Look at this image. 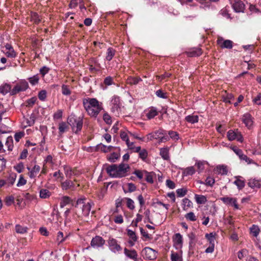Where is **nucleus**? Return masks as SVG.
I'll return each instance as SVG.
<instances>
[{
    "instance_id": "obj_1",
    "label": "nucleus",
    "mask_w": 261,
    "mask_h": 261,
    "mask_svg": "<svg viewBox=\"0 0 261 261\" xmlns=\"http://www.w3.org/2000/svg\"><path fill=\"white\" fill-rule=\"evenodd\" d=\"M84 108L91 117L96 118L100 112L103 110L102 103L95 98L83 99Z\"/></svg>"
},
{
    "instance_id": "obj_2",
    "label": "nucleus",
    "mask_w": 261,
    "mask_h": 261,
    "mask_svg": "<svg viewBox=\"0 0 261 261\" xmlns=\"http://www.w3.org/2000/svg\"><path fill=\"white\" fill-rule=\"evenodd\" d=\"M130 169L127 164L121 163L119 165L113 164L108 166L106 170L107 173L113 178H122L127 175Z\"/></svg>"
},
{
    "instance_id": "obj_3",
    "label": "nucleus",
    "mask_w": 261,
    "mask_h": 261,
    "mask_svg": "<svg viewBox=\"0 0 261 261\" xmlns=\"http://www.w3.org/2000/svg\"><path fill=\"white\" fill-rule=\"evenodd\" d=\"M75 213L78 217L88 216L89 215L91 208V203L86 201V199L82 197L77 199L75 205Z\"/></svg>"
},
{
    "instance_id": "obj_4",
    "label": "nucleus",
    "mask_w": 261,
    "mask_h": 261,
    "mask_svg": "<svg viewBox=\"0 0 261 261\" xmlns=\"http://www.w3.org/2000/svg\"><path fill=\"white\" fill-rule=\"evenodd\" d=\"M68 122L75 133L81 130L83 124L82 118L76 117L75 115H71L68 118Z\"/></svg>"
},
{
    "instance_id": "obj_5",
    "label": "nucleus",
    "mask_w": 261,
    "mask_h": 261,
    "mask_svg": "<svg viewBox=\"0 0 261 261\" xmlns=\"http://www.w3.org/2000/svg\"><path fill=\"white\" fill-rule=\"evenodd\" d=\"M111 112L116 116H118L121 111V103L120 97L114 95L112 97L110 104Z\"/></svg>"
},
{
    "instance_id": "obj_6",
    "label": "nucleus",
    "mask_w": 261,
    "mask_h": 261,
    "mask_svg": "<svg viewBox=\"0 0 261 261\" xmlns=\"http://www.w3.org/2000/svg\"><path fill=\"white\" fill-rule=\"evenodd\" d=\"M165 131L160 130L155 132L153 134H149L150 139H158L160 142H165L169 140V137L166 135Z\"/></svg>"
},
{
    "instance_id": "obj_7",
    "label": "nucleus",
    "mask_w": 261,
    "mask_h": 261,
    "mask_svg": "<svg viewBox=\"0 0 261 261\" xmlns=\"http://www.w3.org/2000/svg\"><path fill=\"white\" fill-rule=\"evenodd\" d=\"M29 87L28 83L25 80L19 81L11 91V95H14L20 92L25 91Z\"/></svg>"
},
{
    "instance_id": "obj_8",
    "label": "nucleus",
    "mask_w": 261,
    "mask_h": 261,
    "mask_svg": "<svg viewBox=\"0 0 261 261\" xmlns=\"http://www.w3.org/2000/svg\"><path fill=\"white\" fill-rule=\"evenodd\" d=\"M109 249L114 253H116L122 250V248L118 243V241L114 238H110L108 241Z\"/></svg>"
},
{
    "instance_id": "obj_9",
    "label": "nucleus",
    "mask_w": 261,
    "mask_h": 261,
    "mask_svg": "<svg viewBox=\"0 0 261 261\" xmlns=\"http://www.w3.org/2000/svg\"><path fill=\"white\" fill-rule=\"evenodd\" d=\"M227 137L229 141L237 140L240 142L243 141V138L241 133L238 130H229L227 133Z\"/></svg>"
},
{
    "instance_id": "obj_10",
    "label": "nucleus",
    "mask_w": 261,
    "mask_h": 261,
    "mask_svg": "<svg viewBox=\"0 0 261 261\" xmlns=\"http://www.w3.org/2000/svg\"><path fill=\"white\" fill-rule=\"evenodd\" d=\"M105 240L101 237L99 236H96L95 237L92 238L90 243V245L93 248H102L105 244Z\"/></svg>"
},
{
    "instance_id": "obj_11",
    "label": "nucleus",
    "mask_w": 261,
    "mask_h": 261,
    "mask_svg": "<svg viewBox=\"0 0 261 261\" xmlns=\"http://www.w3.org/2000/svg\"><path fill=\"white\" fill-rule=\"evenodd\" d=\"M234 11L236 12H243L245 10V5L241 0H229Z\"/></svg>"
},
{
    "instance_id": "obj_12",
    "label": "nucleus",
    "mask_w": 261,
    "mask_h": 261,
    "mask_svg": "<svg viewBox=\"0 0 261 261\" xmlns=\"http://www.w3.org/2000/svg\"><path fill=\"white\" fill-rule=\"evenodd\" d=\"M35 116L33 115L30 116H24L21 121V126L22 128H25L28 126H31L35 123Z\"/></svg>"
},
{
    "instance_id": "obj_13",
    "label": "nucleus",
    "mask_w": 261,
    "mask_h": 261,
    "mask_svg": "<svg viewBox=\"0 0 261 261\" xmlns=\"http://www.w3.org/2000/svg\"><path fill=\"white\" fill-rule=\"evenodd\" d=\"M76 180L74 179L73 181L67 179L65 181L61 182V187L63 190H74L75 189V184L74 182Z\"/></svg>"
},
{
    "instance_id": "obj_14",
    "label": "nucleus",
    "mask_w": 261,
    "mask_h": 261,
    "mask_svg": "<svg viewBox=\"0 0 261 261\" xmlns=\"http://www.w3.org/2000/svg\"><path fill=\"white\" fill-rule=\"evenodd\" d=\"M143 255L148 259H154L156 257V252L150 247H145L142 250Z\"/></svg>"
},
{
    "instance_id": "obj_15",
    "label": "nucleus",
    "mask_w": 261,
    "mask_h": 261,
    "mask_svg": "<svg viewBox=\"0 0 261 261\" xmlns=\"http://www.w3.org/2000/svg\"><path fill=\"white\" fill-rule=\"evenodd\" d=\"M232 150L235 152V153L239 157L241 160L245 161L247 164H251L252 162V160L250 158H248L247 155L244 154L243 151L238 148L236 146H233L231 147Z\"/></svg>"
},
{
    "instance_id": "obj_16",
    "label": "nucleus",
    "mask_w": 261,
    "mask_h": 261,
    "mask_svg": "<svg viewBox=\"0 0 261 261\" xmlns=\"http://www.w3.org/2000/svg\"><path fill=\"white\" fill-rule=\"evenodd\" d=\"M124 254L127 258L134 261H137L138 254L135 249H128L125 248L124 249Z\"/></svg>"
},
{
    "instance_id": "obj_17",
    "label": "nucleus",
    "mask_w": 261,
    "mask_h": 261,
    "mask_svg": "<svg viewBox=\"0 0 261 261\" xmlns=\"http://www.w3.org/2000/svg\"><path fill=\"white\" fill-rule=\"evenodd\" d=\"M221 200L226 204H229L234 207L236 210L239 209V205L237 204L236 198L229 197L228 196L222 197Z\"/></svg>"
},
{
    "instance_id": "obj_18",
    "label": "nucleus",
    "mask_w": 261,
    "mask_h": 261,
    "mask_svg": "<svg viewBox=\"0 0 261 261\" xmlns=\"http://www.w3.org/2000/svg\"><path fill=\"white\" fill-rule=\"evenodd\" d=\"M217 43L222 48L231 49L232 47V42L230 40H224L222 37L218 38Z\"/></svg>"
},
{
    "instance_id": "obj_19",
    "label": "nucleus",
    "mask_w": 261,
    "mask_h": 261,
    "mask_svg": "<svg viewBox=\"0 0 261 261\" xmlns=\"http://www.w3.org/2000/svg\"><path fill=\"white\" fill-rule=\"evenodd\" d=\"M173 245L176 249H180L182 246V237L179 233H177L173 238Z\"/></svg>"
},
{
    "instance_id": "obj_20",
    "label": "nucleus",
    "mask_w": 261,
    "mask_h": 261,
    "mask_svg": "<svg viewBox=\"0 0 261 261\" xmlns=\"http://www.w3.org/2000/svg\"><path fill=\"white\" fill-rule=\"evenodd\" d=\"M27 168L29 171L28 175L31 178H35L40 170V166L37 165H34L32 168H31L29 167H27Z\"/></svg>"
},
{
    "instance_id": "obj_21",
    "label": "nucleus",
    "mask_w": 261,
    "mask_h": 261,
    "mask_svg": "<svg viewBox=\"0 0 261 261\" xmlns=\"http://www.w3.org/2000/svg\"><path fill=\"white\" fill-rule=\"evenodd\" d=\"M242 121L248 128H250L253 124V118L249 113L245 114L242 117Z\"/></svg>"
},
{
    "instance_id": "obj_22",
    "label": "nucleus",
    "mask_w": 261,
    "mask_h": 261,
    "mask_svg": "<svg viewBox=\"0 0 261 261\" xmlns=\"http://www.w3.org/2000/svg\"><path fill=\"white\" fill-rule=\"evenodd\" d=\"M130 134V135H133V134L128 131H121L120 133V137L121 139L125 141L127 147L130 146L131 145L133 144V142H130L129 140V137L128 134Z\"/></svg>"
},
{
    "instance_id": "obj_23",
    "label": "nucleus",
    "mask_w": 261,
    "mask_h": 261,
    "mask_svg": "<svg viewBox=\"0 0 261 261\" xmlns=\"http://www.w3.org/2000/svg\"><path fill=\"white\" fill-rule=\"evenodd\" d=\"M186 54L190 57H197L202 54V51L200 48H193L187 51Z\"/></svg>"
},
{
    "instance_id": "obj_24",
    "label": "nucleus",
    "mask_w": 261,
    "mask_h": 261,
    "mask_svg": "<svg viewBox=\"0 0 261 261\" xmlns=\"http://www.w3.org/2000/svg\"><path fill=\"white\" fill-rule=\"evenodd\" d=\"M236 180L234 181L233 184L237 186L239 190H241L244 188L245 182L241 176H236Z\"/></svg>"
},
{
    "instance_id": "obj_25",
    "label": "nucleus",
    "mask_w": 261,
    "mask_h": 261,
    "mask_svg": "<svg viewBox=\"0 0 261 261\" xmlns=\"http://www.w3.org/2000/svg\"><path fill=\"white\" fill-rule=\"evenodd\" d=\"M123 187V191L124 193H132L135 192L137 190V187L135 184L132 182L126 184Z\"/></svg>"
},
{
    "instance_id": "obj_26",
    "label": "nucleus",
    "mask_w": 261,
    "mask_h": 261,
    "mask_svg": "<svg viewBox=\"0 0 261 261\" xmlns=\"http://www.w3.org/2000/svg\"><path fill=\"white\" fill-rule=\"evenodd\" d=\"M11 85L7 83L3 84L0 86V93L3 95H6L9 92L11 94Z\"/></svg>"
},
{
    "instance_id": "obj_27",
    "label": "nucleus",
    "mask_w": 261,
    "mask_h": 261,
    "mask_svg": "<svg viewBox=\"0 0 261 261\" xmlns=\"http://www.w3.org/2000/svg\"><path fill=\"white\" fill-rule=\"evenodd\" d=\"M248 185L251 188H259L261 187V181L255 179H250Z\"/></svg>"
},
{
    "instance_id": "obj_28",
    "label": "nucleus",
    "mask_w": 261,
    "mask_h": 261,
    "mask_svg": "<svg viewBox=\"0 0 261 261\" xmlns=\"http://www.w3.org/2000/svg\"><path fill=\"white\" fill-rule=\"evenodd\" d=\"M169 152V148H162L160 149V154L164 160H168L170 158Z\"/></svg>"
},
{
    "instance_id": "obj_29",
    "label": "nucleus",
    "mask_w": 261,
    "mask_h": 261,
    "mask_svg": "<svg viewBox=\"0 0 261 261\" xmlns=\"http://www.w3.org/2000/svg\"><path fill=\"white\" fill-rule=\"evenodd\" d=\"M115 53V49L112 47H109L107 50L106 59L108 61H110L114 57Z\"/></svg>"
},
{
    "instance_id": "obj_30",
    "label": "nucleus",
    "mask_w": 261,
    "mask_h": 261,
    "mask_svg": "<svg viewBox=\"0 0 261 261\" xmlns=\"http://www.w3.org/2000/svg\"><path fill=\"white\" fill-rule=\"evenodd\" d=\"M16 175L15 173L10 174V175L5 180L8 187L12 186L16 180Z\"/></svg>"
},
{
    "instance_id": "obj_31",
    "label": "nucleus",
    "mask_w": 261,
    "mask_h": 261,
    "mask_svg": "<svg viewBox=\"0 0 261 261\" xmlns=\"http://www.w3.org/2000/svg\"><path fill=\"white\" fill-rule=\"evenodd\" d=\"M119 152H114L107 156V159L112 163H114L120 158Z\"/></svg>"
},
{
    "instance_id": "obj_32",
    "label": "nucleus",
    "mask_w": 261,
    "mask_h": 261,
    "mask_svg": "<svg viewBox=\"0 0 261 261\" xmlns=\"http://www.w3.org/2000/svg\"><path fill=\"white\" fill-rule=\"evenodd\" d=\"M2 51L8 57L10 58H15L17 56V54L14 49L9 50L2 49Z\"/></svg>"
},
{
    "instance_id": "obj_33",
    "label": "nucleus",
    "mask_w": 261,
    "mask_h": 261,
    "mask_svg": "<svg viewBox=\"0 0 261 261\" xmlns=\"http://www.w3.org/2000/svg\"><path fill=\"white\" fill-rule=\"evenodd\" d=\"M260 231L259 227L256 225H253L250 228V233L254 237H257L258 236Z\"/></svg>"
},
{
    "instance_id": "obj_34",
    "label": "nucleus",
    "mask_w": 261,
    "mask_h": 261,
    "mask_svg": "<svg viewBox=\"0 0 261 261\" xmlns=\"http://www.w3.org/2000/svg\"><path fill=\"white\" fill-rule=\"evenodd\" d=\"M215 236L216 233L214 232L205 234V237L208 241L210 244L215 245V241L216 240Z\"/></svg>"
},
{
    "instance_id": "obj_35",
    "label": "nucleus",
    "mask_w": 261,
    "mask_h": 261,
    "mask_svg": "<svg viewBox=\"0 0 261 261\" xmlns=\"http://www.w3.org/2000/svg\"><path fill=\"white\" fill-rule=\"evenodd\" d=\"M158 113L156 109L155 108H151L146 113V116L148 119H151L153 118L155 116L158 115Z\"/></svg>"
},
{
    "instance_id": "obj_36",
    "label": "nucleus",
    "mask_w": 261,
    "mask_h": 261,
    "mask_svg": "<svg viewBox=\"0 0 261 261\" xmlns=\"http://www.w3.org/2000/svg\"><path fill=\"white\" fill-rule=\"evenodd\" d=\"M5 146L7 147L8 150L12 151L13 148V140L12 137H8L5 142Z\"/></svg>"
},
{
    "instance_id": "obj_37",
    "label": "nucleus",
    "mask_w": 261,
    "mask_h": 261,
    "mask_svg": "<svg viewBox=\"0 0 261 261\" xmlns=\"http://www.w3.org/2000/svg\"><path fill=\"white\" fill-rule=\"evenodd\" d=\"M72 201L71 199L68 196H64L62 198L60 205L63 208Z\"/></svg>"
},
{
    "instance_id": "obj_38",
    "label": "nucleus",
    "mask_w": 261,
    "mask_h": 261,
    "mask_svg": "<svg viewBox=\"0 0 261 261\" xmlns=\"http://www.w3.org/2000/svg\"><path fill=\"white\" fill-rule=\"evenodd\" d=\"M67 238V236H64L63 233L62 231H59L57 233L56 242L58 245H60L61 243L64 242Z\"/></svg>"
},
{
    "instance_id": "obj_39",
    "label": "nucleus",
    "mask_w": 261,
    "mask_h": 261,
    "mask_svg": "<svg viewBox=\"0 0 261 261\" xmlns=\"http://www.w3.org/2000/svg\"><path fill=\"white\" fill-rule=\"evenodd\" d=\"M195 172V170L193 166L188 167L185 168L183 171V174L185 176L192 175Z\"/></svg>"
},
{
    "instance_id": "obj_40",
    "label": "nucleus",
    "mask_w": 261,
    "mask_h": 261,
    "mask_svg": "<svg viewBox=\"0 0 261 261\" xmlns=\"http://www.w3.org/2000/svg\"><path fill=\"white\" fill-rule=\"evenodd\" d=\"M142 80L140 77H129L127 79V83L130 85H137Z\"/></svg>"
},
{
    "instance_id": "obj_41",
    "label": "nucleus",
    "mask_w": 261,
    "mask_h": 261,
    "mask_svg": "<svg viewBox=\"0 0 261 261\" xmlns=\"http://www.w3.org/2000/svg\"><path fill=\"white\" fill-rule=\"evenodd\" d=\"M195 198L196 202L198 204H204L207 201L206 197L203 195L196 194L195 195Z\"/></svg>"
},
{
    "instance_id": "obj_42",
    "label": "nucleus",
    "mask_w": 261,
    "mask_h": 261,
    "mask_svg": "<svg viewBox=\"0 0 261 261\" xmlns=\"http://www.w3.org/2000/svg\"><path fill=\"white\" fill-rule=\"evenodd\" d=\"M186 120L191 123H195L198 121V117L197 115H188L185 118Z\"/></svg>"
},
{
    "instance_id": "obj_43",
    "label": "nucleus",
    "mask_w": 261,
    "mask_h": 261,
    "mask_svg": "<svg viewBox=\"0 0 261 261\" xmlns=\"http://www.w3.org/2000/svg\"><path fill=\"white\" fill-rule=\"evenodd\" d=\"M171 261H182L181 255L176 252L172 251L171 254Z\"/></svg>"
},
{
    "instance_id": "obj_44",
    "label": "nucleus",
    "mask_w": 261,
    "mask_h": 261,
    "mask_svg": "<svg viewBox=\"0 0 261 261\" xmlns=\"http://www.w3.org/2000/svg\"><path fill=\"white\" fill-rule=\"evenodd\" d=\"M51 193L47 189H42L40 191V197L41 198H47L50 197Z\"/></svg>"
},
{
    "instance_id": "obj_45",
    "label": "nucleus",
    "mask_w": 261,
    "mask_h": 261,
    "mask_svg": "<svg viewBox=\"0 0 261 261\" xmlns=\"http://www.w3.org/2000/svg\"><path fill=\"white\" fill-rule=\"evenodd\" d=\"M40 78L38 74L35 75L32 77H30L28 79V80L32 86H35L38 83L39 80Z\"/></svg>"
},
{
    "instance_id": "obj_46",
    "label": "nucleus",
    "mask_w": 261,
    "mask_h": 261,
    "mask_svg": "<svg viewBox=\"0 0 261 261\" xmlns=\"http://www.w3.org/2000/svg\"><path fill=\"white\" fill-rule=\"evenodd\" d=\"M192 205V202L188 198H184L182 199V205L184 210H187L188 208L190 207Z\"/></svg>"
},
{
    "instance_id": "obj_47",
    "label": "nucleus",
    "mask_w": 261,
    "mask_h": 261,
    "mask_svg": "<svg viewBox=\"0 0 261 261\" xmlns=\"http://www.w3.org/2000/svg\"><path fill=\"white\" fill-rule=\"evenodd\" d=\"M169 137V139L171 138L174 141H177L179 139V134L177 132L172 130H170L168 133Z\"/></svg>"
},
{
    "instance_id": "obj_48",
    "label": "nucleus",
    "mask_w": 261,
    "mask_h": 261,
    "mask_svg": "<svg viewBox=\"0 0 261 261\" xmlns=\"http://www.w3.org/2000/svg\"><path fill=\"white\" fill-rule=\"evenodd\" d=\"M216 170L219 174H226L227 173L226 167L224 165H219L217 166Z\"/></svg>"
},
{
    "instance_id": "obj_49",
    "label": "nucleus",
    "mask_w": 261,
    "mask_h": 261,
    "mask_svg": "<svg viewBox=\"0 0 261 261\" xmlns=\"http://www.w3.org/2000/svg\"><path fill=\"white\" fill-rule=\"evenodd\" d=\"M31 20L35 23H39L41 21V18L36 12H31Z\"/></svg>"
},
{
    "instance_id": "obj_50",
    "label": "nucleus",
    "mask_w": 261,
    "mask_h": 261,
    "mask_svg": "<svg viewBox=\"0 0 261 261\" xmlns=\"http://www.w3.org/2000/svg\"><path fill=\"white\" fill-rule=\"evenodd\" d=\"M67 129L68 125L65 122H62L59 124V130L60 134H63L67 131Z\"/></svg>"
},
{
    "instance_id": "obj_51",
    "label": "nucleus",
    "mask_w": 261,
    "mask_h": 261,
    "mask_svg": "<svg viewBox=\"0 0 261 261\" xmlns=\"http://www.w3.org/2000/svg\"><path fill=\"white\" fill-rule=\"evenodd\" d=\"M15 230L17 233L23 234L27 232V228L26 227H23L20 225L17 224L15 226Z\"/></svg>"
},
{
    "instance_id": "obj_52",
    "label": "nucleus",
    "mask_w": 261,
    "mask_h": 261,
    "mask_svg": "<svg viewBox=\"0 0 261 261\" xmlns=\"http://www.w3.org/2000/svg\"><path fill=\"white\" fill-rule=\"evenodd\" d=\"M185 218L191 221H195L196 220V217L193 212H190L187 213L185 216Z\"/></svg>"
},
{
    "instance_id": "obj_53",
    "label": "nucleus",
    "mask_w": 261,
    "mask_h": 261,
    "mask_svg": "<svg viewBox=\"0 0 261 261\" xmlns=\"http://www.w3.org/2000/svg\"><path fill=\"white\" fill-rule=\"evenodd\" d=\"M127 235L129 236L130 240H134V241H137L138 239V237H137L135 232L130 230H127Z\"/></svg>"
},
{
    "instance_id": "obj_54",
    "label": "nucleus",
    "mask_w": 261,
    "mask_h": 261,
    "mask_svg": "<svg viewBox=\"0 0 261 261\" xmlns=\"http://www.w3.org/2000/svg\"><path fill=\"white\" fill-rule=\"evenodd\" d=\"M62 93L64 95H69L71 94V91L68 86L63 85L62 86Z\"/></svg>"
},
{
    "instance_id": "obj_55",
    "label": "nucleus",
    "mask_w": 261,
    "mask_h": 261,
    "mask_svg": "<svg viewBox=\"0 0 261 261\" xmlns=\"http://www.w3.org/2000/svg\"><path fill=\"white\" fill-rule=\"evenodd\" d=\"M126 206L130 210H134L135 208V205L134 201L130 198H126Z\"/></svg>"
},
{
    "instance_id": "obj_56",
    "label": "nucleus",
    "mask_w": 261,
    "mask_h": 261,
    "mask_svg": "<svg viewBox=\"0 0 261 261\" xmlns=\"http://www.w3.org/2000/svg\"><path fill=\"white\" fill-rule=\"evenodd\" d=\"M234 99V96L231 93H227L226 96H223V101L225 102L231 103L232 100Z\"/></svg>"
},
{
    "instance_id": "obj_57",
    "label": "nucleus",
    "mask_w": 261,
    "mask_h": 261,
    "mask_svg": "<svg viewBox=\"0 0 261 261\" xmlns=\"http://www.w3.org/2000/svg\"><path fill=\"white\" fill-rule=\"evenodd\" d=\"M139 158L145 161L148 156V152L145 149H142L139 153Z\"/></svg>"
},
{
    "instance_id": "obj_58",
    "label": "nucleus",
    "mask_w": 261,
    "mask_h": 261,
    "mask_svg": "<svg viewBox=\"0 0 261 261\" xmlns=\"http://www.w3.org/2000/svg\"><path fill=\"white\" fill-rule=\"evenodd\" d=\"M187 190L186 188L178 189L176 190V193L178 197H183L186 195Z\"/></svg>"
},
{
    "instance_id": "obj_59",
    "label": "nucleus",
    "mask_w": 261,
    "mask_h": 261,
    "mask_svg": "<svg viewBox=\"0 0 261 261\" xmlns=\"http://www.w3.org/2000/svg\"><path fill=\"white\" fill-rule=\"evenodd\" d=\"M64 173H65L66 176L67 178H70L72 175V171L71 169L69 167L64 166Z\"/></svg>"
},
{
    "instance_id": "obj_60",
    "label": "nucleus",
    "mask_w": 261,
    "mask_h": 261,
    "mask_svg": "<svg viewBox=\"0 0 261 261\" xmlns=\"http://www.w3.org/2000/svg\"><path fill=\"white\" fill-rule=\"evenodd\" d=\"M14 202V197L12 196L7 197L5 199V204L7 206H10Z\"/></svg>"
},
{
    "instance_id": "obj_61",
    "label": "nucleus",
    "mask_w": 261,
    "mask_h": 261,
    "mask_svg": "<svg viewBox=\"0 0 261 261\" xmlns=\"http://www.w3.org/2000/svg\"><path fill=\"white\" fill-rule=\"evenodd\" d=\"M37 100V98L35 97H33L28 100H27L26 103L27 106L29 107H32L35 103Z\"/></svg>"
},
{
    "instance_id": "obj_62",
    "label": "nucleus",
    "mask_w": 261,
    "mask_h": 261,
    "mask_svg": "<svg viewBox=\"0 0 261 261\" xmlns=\"http://www.w3.org/2000/svg\"><path fill=\"white\" fill-rule=\"evenodd\" d=\"M24 136V133L23 132H19L18 133H16L14 135V139L15 140L18 142L20 139H21L22 137H23Z\"/></svg>"
},
{
    "instance_id": "obj_63",
    "label": "nucleus",
    "mask_w": 261,
    "mask_h": 261,
    "mask_svg": "<svg viewBox=\"0 0 261 261\" xmlns=\"http://www.w3.org/2000/svg\"><path fill=\"white\" fill-rule=\"evenodd\" d=\"M114 221L116 224H122L123 222V218L122 215H118L115 216Z\"/></svg>"
},
{
    "instance_id": "obj_64",
    "label": "nucleus",
    "mask_w": 261,
    "mask_h": 261,
    "mask_svg": "<svg viewBox=\"0 0 261 261\" xmlns=\"http://www.w3.org/2000/svg\"><path fill=\"white\" fill-rule=\"evenodd\" d=\"M248 252V250L246 249H243L241 250H240L238 252V257L240 259H242L244 258V255L246 254V253Z\"/></svg>"
}]
</instances>
